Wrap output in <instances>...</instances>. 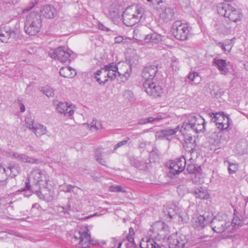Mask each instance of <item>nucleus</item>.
<instances>
[{
    "label": "nucleus",
    "instance_id": "obj_1",
    "mask_svg": "<svg viewBox=\"0 0 248 248\" xmlns=\"http://www.w3.org/2000/svg\"><path fill=\"white\" fill-rule=\"evenodd\" d=\"M28 181V183L38 186L40 190H36L35 193L40 199L47 202L54 199L53 183L45 170L39 169H33L29 174Z\"/></svg>",
    "mask_w": 248,
    "mask_h": 248
},
{
    "label": "nucleus",
    "instance_id": "obj_2",
    "mask_svg": "<svg viewBox=\"0 0 248 248\" xmlns=\"http://www.w3.org/2000/svg\"><path fill=\"white\" fill-rule=\"evenodd\" d=\"M180 132L185 135L186 132L192 131L195 133L202 132L205 130V121L199 115L190 114L185 116Z\"/></svg>",
    "mask_w": 248,
    "mask_h": 248
},
{
    "label": "nucleus",
    "instance_id": "obj_3",
    "mask_svg": "<svg viewBox=\"0 0 248 248\" xmlns=\"http://www.w3.org/2000/svg\"><path fill=\"white\" fill-rule=\"evenodd\" d=\"M71 242L77 248H89L91 244H96V242L94 243L93 241L91 240L89 230L85 226L74 232Z\"/></svg>",
    "mask_w": 248,
    "mask_h": 248
},
{
    "label": "nucleus",
    "instance_id": "obj_4",
    "mask_svg": "<svg viewBox=\"0 0 248 248\" xmlns=\"http://www.w3.org/2000/svg\"><path fill=\"white\" fill-rule=\"evenodd\" d=\"M143 11V8L139 6L127 7L123 15L124 23L128 27L134 26L140 21Z\"/></svg>",
    "mask_w": 248,
    "mask_h": 248
},
{
    "label": "nucleus",
    "instance_id": "obj_5",
    "mask_svg": "<svg viewBox=\"0 0 248 248\" xmlns=\"http://www.w3.org/2000/svg\"><path fill=\"white\" fill-rule=\"evenodd\" d=\"M41 27L42 20L39 14L33 12L28 15L24 27L27 34L30 36L36 35L40 32Z\"/></svg>",
    "mask_w": 248,
    "mask_h": 248
},
{
    "label": "nucleus",
    "instance_id": "obj_6",
    "mask_svg": "<svg viewBox=\"0 0 248 248\" xmlns=\"http://www.w3.org/2000/svg\"><path fill=\"white\" fill-rule=\"evenodd\" d=\"M217 10L218 14L228 18L230 21L236 22L241 19L239 11L229 4L219 3L217 6Z\"/></svg>",
    "mask_w": 248,
    "mask_h": 248
},
{
    "label": "nucleus",
    "instance_id": "obj_7",
    "mask_svg": "<svg viewBox=\"0 0 248 248\" xmlns=\"http://www.w3.org/2000/svg\"><path fill=\"white\" fill-rule=\"evenodd\" d=\"M190 236L182 234H174L168 237V243L170 248H187L190 245Z\"/></svg>",
    "mask_w": 248,
    "mask_h": 248
},
{
    "label": "nucleus",
    "instance_id": "obj_8",
    "mask_svg": "<svg viewBox=\"0 0 248 248\" xmlns=\"http://www.w3.org/2000/svg\"><path fill=\"white\" fill-rule=\"evenodd\" d=\"M191 27L181 21L174 22L172 26V32L175 37L180 40H185L187 38Z\"/></svg>",
    "mask_w": 248,
    "mask_h": 248
},
{
    "label": "nucleus",
    "instance_id": "obj_9",
    "mask_svg": "<svg viewBox=\"0 0 248 248\" xmlns=\"http://www.w3.org/2000/svg\"><path fill=\"white\" fill-rule=\"evenodd\" d=\"M211 227L212 230L217 233H222L227 231L231 232L232 228H230V221H227L226 219L220 216H217L214 217L211 222Z\"/></svg>",
    "mask_w": 248,
    "mask_h": 248
},
{
    "label": "nucleus",
    "instance_id": "obj_10",
    "mask_svg": "<svg viewBox=\"0 0 248 248\" xmlns=\"http://www.w3.org/2000/svg\"><path fill=\"white\" fill-rule=\"evenodd\" d=\"M210 115L218 129L224 130L228 129L230 125V119L228 116L225 115L224 112L212 113Z\"/></svg>",
    "mask_w": 248,
    "mask_h": 248
},
{
    "label": "nucleus",
    "instance_id": "obj_11",
    "mask_svg": "<svg viewBox=\"0 0 248 248\" xmlns=\"http://www.w3.org/2000/svg\"><path fill=\"white\" fill-rule=\"evenodd\" d=\"M70 51L65 47L60 46L57 49L50 50L49 52V56L53 59H57L62 62H69L71 56Z\"/></svg>",
    "mask_w": 248,
    "mask_h": 248
},
{
    "label": "nucleus",
    "instance_id": "obj_12",
    "mask_svg": "<svg viewBox=\"0 0 248 248\" xmlns=\"http://www.w3.org/2000/svg\"><path fill=\"white\" fill-rule=\"evenodd\" d=\"M186 164V159L184 156L175 160L170 161L168 164L170 173L174 175L179 173L185 169Z\"/></svg>",
    "mask_w": 248,
    "mask_h": 248
},
{
    "label": "nucleus",
    "instance_id": "obj_13",
    "mask_svg": "<svg viewBox=\"0 0 248 248\" xmlns=\"http://www.w3.org/2000/svg\"><path fill=\"white\" fill-rule=\"evenodd\" d=\"M143 87L146 93L154 97L160 96L163 93V90L158 85H156L151 80L144 81Z\"/></svg>",
    "mask_w": 248,
    "mask_h": 248
},
{
    "label": "nucleus",
    "instance_id": "obj_14",
    "mask_svg": "<svg viewBox=\"0 0 248 248\" xmlns=\"http://www.w3.org/2000/svg\"><path fill=\"white\" fill-rule=\"evenodd\" d=\"M165 227V224L163 222L158 221L155 223L150 229V231L153 232V234H151V236L157 240L164 239Z\"/></svg>",
    "mask_w": 248,
    "mask_h": 248
},
{
    "label": "nucleus",
    "instance_id": "obj_15",
    "mask_svg": "<svg viewBox=\"0 0 248 248\" xmlns=\"http://www.w3.org/2000/svg\"><path fill=\"white\" fill-rule=\"evenodd\" d=\"M74 106L68 102H59L56 109L59 113L63 114L65 116L70 117L74 113Z\"/></svg>",
    "mask_w": 248,
    "mask_h": 248
},
{
    "label": "nucleus",
    "instance_id": "obj_16",
    "mask_svg": "<svg viewBox=\"0 0 248 248\" xmlns=\"http://www.w3.org/2000/svg\"><path fill=\"white\" fill-rule=\"evenodd\" d=\"M187 170L189 173H193L195 175V178H192V181L194 183L201 184L203 182L200 167H196L194 164H188Z\"/></svg>",
    "mask_w": 248,
    "mask_h": 248
},
{
    "label": "nucleus",
    "instance_id": "obj_17",
    "mask_svg": "<svg viewBox=\"0 0 248 248\" xmlns=\"http://www.w3.org/2000/svg\"><path fill=\"white\" fill-rule=\"evenodd\" d=\"M12 157L22 163H29L30 164H38L39 163L38 159L29 157L25 154H20L18 152H14Z\"/></svg>",
    "mask_w": 248,
    "mask_h": 248
},
{
    "label": "nucleus",
    "instance_id": "obj_18",
    "mask_svg": "<svg viewBox=\"0 0 248 248\" xmlns=\"http://www.w3.org/2000/svg\"><path fill=\"white\" fill-rule=\"evenodd\" d=\"M157 72V67L155 65L147 66L143 69L141 76L145 81L152 80Z\"/></svg>",
    "mask_w": 248,
    "mask_h": 248
},
{
    "label": "nucleus",
    "instance_id": "obj_19",
    "mask_svg": "<svg viewBox=\"0 0 248 248\" xmlns=\"http://www.w3.org/2000/svg\"><path fill=\"white\" fill-rule=\"evenodd\" d=\"M213 65L216 66L220 74L226 75L229 72L226 60L216 58L213 61Z\"/></svg>",
    "mask_w": 248,
    "mask_h": 248
},
{
    "label": "nucleus",
    "instance_id": "obj_20",
    "mask_svg": "<svg viewBox=\"0 0 248 248\" xmlns=\"http://www.w3.org/2000/svg\"><path fill=\"white\" fill-rule=\"evenodd\" d=\"M108 79H114L117 76L118 67L114 63H111L105 65L103 67Z\"/></svg>",
    "mask_w": 248,
    "mask_h": 248
},
{
    "label": "nucleus",
    "instance_id": "obj_21",
    "mask_svg": "<svg viewBox=\"0 0 248 248\" xmlns=\"http://www.w3.org/2000/svg\"><path fill=\"white\" fill-rule=\"evenodd\" d=\"M191 192L197 199L206 200L210 197L208 190L205 187H195L191 190Z\"/></svg>",
    "mask_w": 248,
    "mask_h": 248
},
{
    "label": "nucleus",
    "instance_id": "obj_22",
    "mask_svg": "<svg viewBox=\"0 0 248 248\" xmlns=\"http://www.w3.org/2000/svg\"><path fill=\"white\" fill-rule=\"evenodd\" d=\"M205 218L203 216L195 214L191 220L192 226L195 229L200 230L205 226Z\"/></svg>",
    "mask_w": 248,
    "mask_h": 248
},
{
    "label": "nucleus",
    "instance_id": "obj_23",
    "mask_svg": "<svg viewBox=\"0 0 248 248\" xmlns=\"http://www.w3.org/2000/svg\"><path fill=\"white\" fill-rule=\"evenodd\" d=\"M131 71V67L130 65H128L126 63H123L122 67H118V76L124 80H127L130 76V73Z\"/></svg>",
    "mask_w": 248,
    "mask_h": 248
},
{
    "label": "nucleus",
    "instance_id": "obj_24",
    "mask_svg": "<svg viewBox=\"0 0 248 248\" xmlns=\"http://www.w3.org/2000/svg\"><path fill=\"white\" fill-rule=\"evenodd\" d=\"M108 152H104L101 148L97 149L95 152V158L96 161L103 166L107 164V155Z\"/></svg>",
    "mask_w": 248,
    "mask_h": 248
},
{
    "label": "nucleus",
    "instance_id": "obj_25",
    "mask_svg": "<svg viewBox=\"0 0 248 248\" xmlns=\"http://www.w3.org/2000/svg\"><path fill=\"white\" fill-rule=\"evenodd\" d=\"M140 245L141 248H160V245L153 238L148 237L143 238Z\"/></svg>",
    "mask_w": 248,
    "mask_h": 248
},
{
    "label": "nucleus",
    "instance_id": "obj_26",
    "mask_svg": "<svg viewBox=\"0 0 248 248\" xmlns=\"http://www.w3.org/2000/svg\"><path fill=\"white\" fill-rule=\"evenodd\" d=\"M15 32L9 26H5L0 29V40L3 43L7 42L12 34Z\"/></svg>",
    "mask_w": 248,
    "mask_h": 248
},
{
    "label": "nucleus",
    "instance_id": "obj_27",
    "mask_svg": "<svg viewBox=\"0 0 248 248\" xmlns=\"http://www.w3.org/2000/svg\"><path fill=\"white\" fill-rule=\"evenodd\" d=\"M144 40L146 43L154 46L158 44L162 41V36L156 33H150L145 36Z\"/></svg>",
    "mask_w": 248,
    "mask_h": 248
},
{
    "label": "nucleus",
    "instance_id": "obj_28",
    "mask_svg": "<svg viewBox=\"0 0 248 248\" xmlns=\"http://www.w3.org/2000/svg\"><path fill=\"white\" fill-rule=\"evenodd\" d=\"M43 16L47 18H52L56 14V9L51 5H46L41 11Z\"/></svg>",
    "mask_w": 248,
    "mask_h": 248
},
{
    "label": "nucleus",
    "instance_id": "obj_29",
    "mask_svg": "<svg viewBox=\"0 0 248 248\" xmlns=\"http://www.w3.org/2000/svg\"><path fill=\"white\" fill-rule=\"evenodd\" d=\"M60 74L64 78H73L76 75L77 72L75 69L71 67H64L60 69Z\"/></svg>",
    "mask_w": 248,
    "mask_h": 248
},
{
    "label": "nucleus",
    "instance_id": "obj_30",
    "mask_svg": "<svg viewBox=\"0 0 248 248\" xmlns=\"http://www.w3.org/2000/svg\"><path fill=\"white\" fill-rule=\"evenodd\" d=\"M94 78H95L96 81L98 82L99 84H104L107 81H108V78L103 68L98 70L96 73L94 74Z\"/></svg>",
    "mask_w": 248,
    "mask_h": 248
},
{
    "label": "nucleus",
    "instance_id": "obj_31",
    "mask_svg": "<svg viewBox=\"0 0 248 248\" xmlns=\"http://www.w3.org/2000/svg\"><path fill=\"white\" fill-rule=\"evenodd\" d=\"M31 130L37 137H40L46 134L47 131L46 126L38 123H36V124L33 126Z\"/></svg>",
    "mask_w": 248,
    "mask_h": 248
},
{
    "label": "nucleus",
    "instance_id": "obj_32",
    "mask_svg": "<svg viewBox=\"0 0 248 248\" xmlns=\"http://www.w3.org/2000/svg\"><path fill=\"white\" fill-rule=\"evenodd\" d=\"M7 170H10L9 175L14 178L20 173L21 168L19 164L15 163H10L7 168Z\"/></svg>",
    "mask_w": 248,
    "mask_h": 248
},
{
    "label": "nucleus",
    "instance_id": "obj_33",
    "mask_svg": "<svg viewBox=\"0 0 248 248\" xmlns=\"http://www.w3.org/2000/svg\"><path fill=\"white\" fill-rule=\"evenodd\" d=\"M6 170L2 164L0 163V186H3L7 184Z\"/></svg>",
    "mask_w": 248,
    "mask_h": 248
},
{
    "label": "nucleus",
    "instance_id": "obj_34",
    "mask_svg": "<svg viewBox=\"0 0 248 248\" xmlns=\"http://www.w3.org/2000/svg\"><path fill=\"white\" fill-rule=\"evenodd\" d=\"M174 12L170 8H166L160 15V18L165 22L172 19Z\"/></svg>",
    "mask_w": 248,
    "mask_h": 248
},
{
    "label": "nucleus",
    "instance_id": "obj_35",
    "mask_svg": "<svg viewBox=\"0 0 248 248\" xmlns=\"http://www.w3.org/2000/svg\"><path fill=\"white\" fill-rule=\"evenodd\" d=\"M167 210L169 217L172 218L175 215L177 214L178 211L180 210V207L178 204L171 203L167 205Z\"/></svg>",
    "mask_w": 248,
    "mask_h": 248
},
{
    "label": "nucleus",
    "instance_id": "obj_36",
    "mask_svg": "<svg viewBox=\"0 0 248 248\" xmlns=\"http://www.w3.org/2000/svg\"><path fill=\"white\" fill-rule=\"evenodd\" d=\"M218 46H220L225 52H229L232 47V43L231 40H226L223 43H218Z\"/></svg>",
    "mask_w": 248,
    "mask_h": 248
},
{
    "label": "nucleus",
    "instance_id": "obj_37",
    "mask_svg": "<svg viewBox=\"0 0 248 248\" xmlns=\"http://www.w3.org/2000/svg\"><path fill=\"white\" fill-rule=\"evenodd\" d=\"M179 220L182 222H186L189 220V217L186 211L180 207V210L178 211Z\"/></svg>",
    "mask_w": 248,
    "mask_h": 248
},
{
    "label": "nucleus",
    "instance_id": "obj_38",
    "mask_svg": "<svg viewBox=\"0 0 248 248\" xmlns=\"http://www.w3.org/2000/svg\"><path fill=\"white\" fill-rule=\"evenodd\" d=\"M108 15L112 20L117 19L120 16L118 9L113 7H110L109 8Z\"/></svg>",
    "mask_w": 248,
    "mask_h": 248
},
{
    "label": "nucleus",
    "instance_id": "obj_39",
    "mask_svg": "<svg viewBox=\"0 0 248 248\" xmlns=\"http://www.w3.org/2000/svg\"><path fill=\"white\" fill-rule=\"evenodd\" d=\"M242 221L240 219L239 217L235 216H234L233 219H232V223L230 222V228H232V230L235 228H238L242 226Z\"/></svg>",
    "mask_w": 248,
    "mask_h": 248
},
{
    "label": "nucleus",
    "instance_id": "obj_40",
    "mask_svg": "<svg viewBox=\"0 0 248 248\" xmlns=\"http://www.w3.org/2000/svg\"><path fill=\"white\" fill-rule=\"evenodd\" d=\"M188 135L189 134H187V137L185 138V144L190 150H193L195 147V140L192 136Z\"/></svg>",
    "mask_w": 248,
    "mask_h": 248
},
{
    "label": "nucleus",
    "instance_id": "obj_41",
    "mask_svg": "<svg viewBox=\"0 0 248 248\" xmlns=\"http://www.w3.org/2000/svg\"><path fill=\"white\" fill-rule=\"evenodd\" d=\"M179 130V126H178L174 129H165V139L169 140L170 137L175 135L176 132Z\"/></svg>",
    "mask_w": 248,
    "mask_h": 248
},
{
    "label": "nucleus",
    "instance_id": "obj_42",
    "mask_svg": "<svg viewBox=\"0 0 248 248\" xmlns=\"http://www.w3.org/2000/svg\"><path fill=\"white\" fill-rule=\"evenodd\" d=\"M144 34L141 30L140 29H135L133 31V38L137 40H141L144 38Z\"/></svg>",
    "mask_w": 248,
    "mask_h": 248
},
{
    "label": "nucleus",
    "instance_id": "obj_43",
    "mask_svg": "<svg viewBox=\"0 0 248 248\" xmlns=\"http://www.w3.org/2000/svg\"><path fill=\"white\" fill-rule=\"evenodd\" d=\"M42 91L47 97H52L54 95L53 90L49 86H46L42 88Z\"/></svg>",
    "mask_w": 248,
    "mask_h": 248
},
{
    "label": "nucleus",
    "instance_id": "obj_44",
    "mask_svg": "<svg viewBox=\"0 0 248 248\" xmlns=\"http://www.w3.org/2000/svg\"><path fill=\"white\" fill-rule=\"evenodd\" d=\"M64 192H72L74 193H78L79 191H81L80 189H78V188L75 187V186H72L71 185L66 186L65 187H63L62 189Z\"/></svg>",
    "mask_w": 248,
    "mask_h": 248
},
{
    "label": "nucleus",
    "instance_id": "obj_45",
    "mask_svg": "<svg viewBox=\"0 0 248 248\" xmlns=\"http://www.w3.org/2000/svg\"><path fill=\"white\" fill-rule=\"evenodd\" d=\"M229 167L228 171L230 174H233L235 173L238 169V164L231 162H228Z\"/></svg>",
    "mask_w": 248,
    "mask_h": 248
},
{
    "label": "nucleus",
    "instance_id": "obj_46",
    "mask_svg": "<svg viewBox=\"0 0 248 248\" xmlns=\"http://www.w3.org/2000/svg\"><path fill=\"white\" fill-rule=\"evenodd\" d=\"M91 130L100 129L101 128V124L99 122H97L96 120H93L91 124L88 125Z\"/></svg>",
    "mask_w": 248,
    "mask_h": 248
},
{
    "label": "nucleus",
    "instance_id": "obj_47",
    "mask_svg": "<svg viewBox=\"0 0 248 248\" xmlns=\"http://www.w3.org/2000/svg\"><path fill=\"white\" fill-rule=\"evenodd\" d=\"M122 244L117 239L113 238L111 239L109 248H121Z\"/></svg>",
    "mask_w": 248,
    "mask_h": 248
},
{
    "label": "nucleus",
    "instance_id": "obj_48",
    "mask_svg": "<svg viewBox=\"0 0 248 248\" xmlns=\"http://www.w3.org/2000/svg\"><path fill=\"white\" fill-rule=\"evenodd\" d=\"M109 191L113 192H124L125 191L124 188L120 186H111L109 187Z\"/></svg>",
    "mask_w": 248,
    "mask_h": 248
},
{
    "label": "nucleus",
    "instance_id": "obj_49",
    "mask_svg": "<svg viewBox=\"0 0 248 248\" xmlns=\"http://www.w3.org/2000/svg\"><path fill=\"white\" fill-rule=\"evenodd\" d=\"M178 193L180 196H183L187 192L186 186L185 185H180L177 188Z\"/></svg>",
    "mask_w": 248,
    "mask_h": 248
},
{
    "label": "nucleus",
    "instance_id": "obj_50",
    "mask_svg": "<svg viewBox=\"0 0 248 248\" xmlns=\"http://www.w3.org/2000/svg\"><path fill=\"white\" fill-rule=\"evenodd\" d=\"M25 122L27 124V127H28L30 130H31L33 128V126L35 125L36 123H34L33 120L30 117H26L25 118Z\"/></svg>",
    "mask_w": 248,
    "mask_h": 248
},
{
    "label": "nucleus",
    "instance_id": "obj_51",
    "mask_svg": "<svg viewBox=\"0 0 248 248\" xmlns=\"http://www.w3.org/2000/svg\"><path fill=\"white\" fill-rule=\"evenodd\" d=\"M154 121V119L153 118V117H150L149 118L140 119L138 122V124H146L148 123H152Z\"/></svg>",
    "mask_w": 248,
    "mask_h": 248
},
{
    "label": "nucleus",
    "instance_id": "obj_52",
    "mask_svg": "<svg viewBox=\"0 0 248 248\" xmlns=\"http://www.w3.org/2000/svg\"><path fill=\"white\" fill-rule=\"evenodd\" d=\"M199 78V75L196 72H193L189 74L188 78L191 81H195L197 78Z\"/></svg>",
    "mask_w": 248,
    "mask_h": 248
},
{
    "label": "nucleus",
    "instance_id": "obj_53",
    "mask_svg": "<svg viewBox=\"0 0 248 248\" xmlns=\"http://www.w3.org/2000/svg\"><path fill=\"white\" fill-rule=\"evenodd\" d=\"M165 129L156 132L155 133L156 138L159 140L165 139Z\"/></svg>",
    "mask_w": 248,
    "mask_h": 248
},
{
    "label": "nucleus",
    "instance_id": "obj_54",
    "mask_svg": "<svg viewBox=\"0 0 248 248\" xmlns=\"http://www.w3.org/2000/svg\"><path fill=\"white\" fill-rule=\"evenodd\" d=\"M129 140V138H126L125 139H124L123 140L119 142L115 146L114 150H116L118 148L121 147L125 145Z\"/></svg>",
    "mask_w": 248,
    "mask_h": 248
},
{
    "label": "nucleus",
    "instance_id": "obj_55",
    "mask_svg": "<svg viewBox=\"0 0 248 248\" xmlns=\"http://www.w3.org/2000/svg\"><path fill=\"white\" fill-rule=\"evenodd\" d=\"M172 68L173 70L176 71L179 69V68L178 67V62L177 60L175 58H172Z\"/></svg>",
    "mask_w": 248,
    "mask_h": 248
},
{
    "label": "nucleus",
    "instance_id": "obj_56",
    "mask_svg": "<svg viewBox=\"0 0 248 248\" xmlns=\"http://www.w3.org/2000/svg\"><path fill=\"white\" fill-rule=\"evenodd\" d=\"M36 3V0H35V1H34V2H32L31 5L27 7H26L22 10L23 13H25L30 11L31 9H32L34 7Z\"/></svg>",
    "mask_w": 248,
    "mask_h": 248
},
{
    "label": "nucleus",
    "instance_id": "obj_57",
    "mask_svg": "<svg viewBox=\"0 0 248 248\" xmlns=\"http://www.w3.org/2000/svg\"><path fill=\"white\" fill-rule=\"evenodd\" d=\"M26 187L28 189V190L26 191V193L24 194V196L26 197H29L30 195H31V193L30 191V188H31V186L29 183H26Z\"/></svg>",
    "mask_w": 248,
    "mask_h": 248
},
{
    "label": "nucleus",
    "instance_id": "obj_58",
    "mask_svg": "<svg viewBox=\"0 0 248 248\" xmlns=\"http://www.w3.org/2000/svg\"><path fill=\"white\" fill-rule=\"evenodd\" d=\"M126 247L127 248H136L137 247V245L136 244L135 241L127 242L125 244Z\"/></svg>",
    "mask_w": 248,
    "mask_h": 248
},
{
    "label": "nucleus",
    "instance_id": "obj_59",
    "mask_svg": "<svg viewBox=\"0 0 248 248\" xmlns=\"http://www.w3.org/2000/svg\"><path fill=\"white\" fill-rule=\"evenodd\" d=\"M98 28L99 29L106 31H109L110 30L107 27H106L102 23L99 22L98 24Z\"/></svg>",
    "mask_w": 248,
    "mask_h": 248
},
{
    "label": "nucleus",
    "instance_id": "obj_60",
    "mask_svg": "<svg viewBox=\"0 0 248 248\" xmlns=\"http://www.w3.org/2000/svg\"><path fill=\"white\" fill-rule=\"evenodd\" d=\"M128 95L130 96V98L128 99L130 101H132L133 100V93L130 91H127L125 92V94H124V96H125V97H127V95Z\"/></svg>",
    "mask_w": 248,
    "mask_h": 248
},
{
    "label": "nucleus",
    "instance_id": "obj_61",
    "mask_svg": "<svg viewBox=\"0 0 248 248\" xmlns=\"http://www.w3.org/2000/svg\"><path fill=\"white\" fill-rule=\"evenodd\" d=\"M40 208H41V207H40V205L39 204L35 203V204H33V205L32 206L31 212H33L35 209H37L38 210H40Z\"/></svg>",
    "mask_w": 248,
    "mask_h": 248
},
{
    "label": "nucleus",
    "instance_id": "obj_62",
    "mask_svg": "<svg viewBox=\"0 0 248 248\" xmlns=\"http://www.w3.org/2000/svg\"><path fill=\"white\" fill-rule=\"evenodd\" d=\"M115 42L117 43H120L123 40V38L121 36L116 37L114 38Z\"/></svg>",
    "mask_w": 248,
    "mask_h": 248
},
{
    "label": "nucleus",
    "instance_id": "obj_63",
    "mask_svg": "<svg viewBox=\"0 0 248 248\" xmlns=\"http://www.w3.org/2000/svg\"><path fill=\"white\" fill-rule=\"evenodd\" d=\"M134 241V235H128L126 237V242Z\"/></svg>",
    "mask_w": 248,
    "mask_h": 248
},
{
    "label": "nucleus",
    "instance_id": "obj_64",
    "mask_svg": "<svg viewBox=\"0 0 248 248\" xmlns=\"http://www.w3.org/2000/svg\"><path fill=\"white\" fill-rule=\"evenodd\" d=\"M164 118V116H162V115H157L156 117H153L154 119V121H159L161 120Z\"/></svg>",
    "mask_w": 248,
    "mask_h": 248
}]
</instances>
